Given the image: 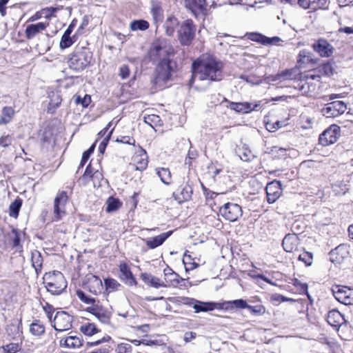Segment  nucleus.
Segmentation results:
<instances>
[{
	"mask_svg": "<svg viewBox=\"0 0 353 353\" xmlns=\"http://www.w3.org/2000/svg\"><path fill=\"white\" fill-rule=\"evenodd\" d=\"M103 179L102 173L99 171L96 170L92 175V180L94 183V185H96L97 182H98L99 185H100V181Z\"/></svg>",
	"mask_w": 353,
	"mask_h": 353,
	"instance_id": "680f3d73",
	"label": "nucleus"
},
{
	"mask_svg": "<svg viewBox=\"0 0 353 353\" xmlns=\"http://www.w3.org/2000/svg\"><path fill=\"white\" fill-rule=\"evenodd\" d=\"M141 278L145 284L152 288L157 289L159 288H168V285H165L163 280L147 272L142 273L141 274Z\"/></svg>",
	"mask_w": 353,
	"mask_h": 353,
	"instance_id": "412c9836",
	"label": "nucleus"
},
{
	"mask_svg": "<svg viewBox=\"0 0 353 353\" xmlns=\"http://www.w3.org/2000/svg\"><path fill=\"white\" fill-rule=\"evenodd\" d=\"M296 237L294 234L286 235L283 240V249L287 252H292L296 248Z\"/></svg>",
	"mask_w": 353,
	"mask_h": 353,
	"instance_id": "c756f323",
	"label": "nucleus"
},
{
	"mask_svg": "<svg viewBox=\"0 0 353 353\" xmlns=\"http://www.w3.org/2000/svg\"><path fill=\"white\" fill-rule=\"evenodd\" d=\"M14 114V110L12 107L5 106L1 110V117L0 123L6 124L8 123Z\"/></svg>",
	"mask_w": 353,
	"mask_h": 353,
	"instance_id": "72a5a7b5",
	"label": "nucleus"
},
{
	"mask_svg": "<svg viewBox=\"0 0 353 353\" xmlns=\"http://www.w3.org/2000/svg\"><path fill=\"white\" fill-rule=\"evenodd\" d=\"M81 331L85 335L92 336L98 332L94 323H86L81 326Z\"/></svg>",
	"mask_w": 353,
	"mask_h": 353,
	"instance_id": "37998d69",
	"label": "nucleus"
},
{
	"mask_svg": "<svg viewBox=\"0 0 353 353\" xmlns=\"http://www.w3.org/2000/svg\"><path fill=\"white\" fill-rule=\"evenodd\" d=\"M179 22L176 18L174 17H169L164 24L166 34L168 36L173 35L175 28L178 26Z\"/></svg>",
	"mask_w": 353,
	"mask_h": 353,
	"instance_id": "473e14b6",
	"label": "nucleus"
},
{
	"mask_svg": "<svg viewBox=\"0 0 353 353\" xmlns=\"http://www.w3.org/2000/svg\"><path fill=\"white\" fill-rule=\"evenodd\" d=\"M91 60L92 53L88 48L76 47L68 60V65L72 70L79 72L89 65Z\"/></svg>",
	"mask_w": 353,
	"mask_h": 353,
	"instance_id": "7ed1b4c3",
	"label": "nucleus"
},
{
	"mask_svg": "<svg viewBox=\"0 0 353 353\" xmlns=\"http://www.w3.org/2000/svg\"><path fill=\"white\" fill-rule=\"evenodd\" d=\"M185 304L192 305L196 313L212 311L216 305L214 302H202L194 299H186Z\"/></svg>",
	"mask_w": 353,
	"mask_h": 353,
	"instance_id": "dca6fc26",
	"label": "nucleus"
},
{
	"mask_svg": "<svg viewBox=\"0 0 353 353\" xmlns=\"http://www.w3.org/2000/svg\"><path fill=\"white\" fill-rule=\"evenodd\" d=\"M332 292L339 302L345 305H353L352 289L346 286L336 285L332 288Z\"/></svg>",
	"mask_w": 353,
	"mask_h": 353,
	"instance_id": "9b49d317",
	"label": "nucleus"
},
{
	"mask_svg": "<svg viewBox=\"0 0 353 353\" xmlns=\"http://www.w3.org/2000/svg\"><path fill=\"white\" fill-rule=\"evenodd\" d=\"M328 0H310V12L327 8Z\"/></svg>",
	"mask_w": 353,
	"mask_h": 353,
	"instance_id": "a19ab883",
	"label": "nucleus"
},
{
	"mask_svg": "<svg viewBox=\"0 0 353 353\" xmlns=\"http://www.w3.org/2000/svg\"><path fill=\"white\" fill-rule=\"evenodd\" d=\"M60 343L62 345V340ZM63 345L68 348H77L82 345V341L79 336H70L64 340Z\"/></svg>",
	"mask_w": 353,
	"mask_h": 353,
	"instance_id": "2f4dec72",
	"label": "nucleus"
},
{
	"mask_svg": "<svg viewBox=\"0 0 353 353\" xmlns=\"http://www.w3.org/2000/svg\"><path fill=\"white\" fill-rule=\"evenodd\" d=\"M31 261L32 267L34 268L37 274L41 271L43 264V259L41 254L38 250H32L31 252Z\"/></svg>",
	"mask_w": 353,
	"mask_h": 353,
	"instance_id": "c85d7f7f",
	"label": "nucleus"
},
{
	"mask_svg": "<svg viewBox=\"0 0 353 353\" xmlns=\"http://www.w3.org/2000/svg\"><path fill=\"white\" fill-rule=\"evenodd\" d=\"M132 347L129 344L121 343L117 346V353H131Z\"/></svg>",
	"mask_w": 353,
	"mask_h": 353,
	"instance_id": "4d7b16f0",
	"label": "nucleus"
},
{
	"mask_svg": "<svg viewBox=\"0 0 353 353\" xmlns=\"http://www.w3.org/2000/svg\"><path fill=\"white\" fill-rule=\"evenodd\" d=\"M20 235V232L16 229H12L8 233V241L13 247H17L19 245Z\"/></svg>",
	"mask_w": 353,
	"mask_h": 353,
	"instance_id": "79ce46f5",
	"label": "nucleus"
},
{
	"mask_svg": "<svg viewBox=\"0 0 353 353\" xmlns=\"http://www.w3.org/2000/svg\"><path fill=\"white\" fill-rule=\"evenodd\" d=\"M347 109L344 102L335 101L328 103L325 108L322 109L323 116L327 118L336 117L345 112Z\"/></svg>",
	"mask_w": 353,
	"mask_h": 353,
	"instance_id": "f8f14e48",
	"label": "nucleus"
},
{
	"mask_svg": "<svg viewBox=\"0 0 353 353\" xmlns=\"http://www.w3.org/2000/svg\"><path fill=\"white\" fill-rule=\"evenodd\" d=\"M173 48L165 39H157L152 43L150 50V57L152 61L171 60L170 57L173 54Z\"/></svg>",
	"mask_w": 353,
	"mask_h": 353,
	"instance_id": "20e7f679",
	"label": "nucleus"
},
{
	"mask_svg": "<svg viewBox=\"0 0 353 353\" xmlns=\"http://www.w3.org/2000/svg\"><path fill=\"white\" fill-rule=\"evenodd\" d=\"M119 270L121 272L120 277L121 279L125 281L132 280V281H134L132 274L126 263H121L119 265Z\"/></svg>",
	"mask_w": 353,
	"mask_h": 353,
	"instance_id": "58836bf2",
	"label": "nucleus"
},
{
	"mask_svg": "<svg viewBox=\"0 0 353 353\" xmlns=\"http://www.w3.org/2000/svg\"><path fill=\"white\" fill-rule=\"evenodd\" d=\"M30 332L34 336H41L45 332V327L41 322L35 320L30 325Z\"/></svg>",
	"mask_w": 353,
	"mask_h": 353,
	"instance_id": "f704fd0d",
	"label": "nucleus"
},
{
	"mask_svg": "<svg viewBox=\"0 0 353 353\" xmlns=\"http://www.w3.org/2000/svg\"><path fill=\"white\" fill-rule=\"evenodd\" d=\"M72 316L65 312H57L51 321L53 327L59 332H63L72 327Z\"/></svg>",
	"mask_w": 353,
	"mask_h": 353,
	"instance_id": "9d476101",
	"label": "nucleus"
},
{
	"mask_svg": "<svg viewBox=\"0 0 353 353\" xmlns=\"http://www.w3.org/2000/svg\"><path fill=\"white\" fill-rule=\"evenodd\" d=\"M172 234V231H168L165 233H162L153 238L148 239L146 240L145 243L148 248L150 249H154L161 245Z\"/></svg>",
	"mask_w": 353,
	"mask_h": 353,
	"instance_id": "5701e85b",
	"label": "nucleus"
},
{
	"mask_svg": "<svg viewBox=\"0 0 353 353\" xmlns=\"http://www.w3.org/2000/svg\"><path fill=\"white\" fill-rule=\"evenodd\" d=\"M192 187L190 185L186 184L181 188L179 194H174V197H175V199L179 203H182L183 201H188L189 199H190L191 196H192Z\"/></svg>",
	"mask_w": 353,
	"mask_h": 353,
	"instance_id": "cd10ccee",
	"label": "nucleus"
},
{
	"mask_svg": "<svg viewBox=\"0 0 353 353\" xmlns=\"http://www.w3.org/2000/svg\"><path fill=\"white\" fill-rule=\"evenodd\" d=\"M112 132V130H110L108 134L105 136V139L103 140V141L100 143L99 146V151L100 153H103L105 149V147L107 145L108 139H110L111 134Z\"/></svg>",
	"mask_w": 353,
	"mask_h": 353,
	"instance_id": "052dcab7",
	"label": "nucleus"
},
{
	"mask_svg": "<svg viewBox=\"0 0 353 353\" xmlns=\"http://www.w3.org/2000/svg\"><path fill=\"white\" fill-rule=\"evenodd\" d=\"M130 28L132 31H143L148 29L149 23L145 20H134L130 23Z\"/></svg>",
	"mask_w": 353,
	"mask_h": 353,
	"instance_id": "ea45409f",
	"label": "nucleus"
},
{
	"mask_svg": "<svg viewBox=\"0 0 353 353\" xmlns=\"http://www.w3.org/2000/svg\"><path fill=\"white\" fill-rule=\"evenodd\" d=\"M299 74L297 69H290L283 71L277 74L272 76L271 80L273 81L283 79V80H291L294 79Z\"/></svg>",
	"mask_w": 353,
	"mask_h": 353,
	"instance_id": "a878e982",
	"label": "nucleus"
},
{
	"mask_svg": "<svg viewBox=\"0 0 353 353\" xmlns=\"http://www.w3.org/2000/svg\"><path fill=\"white\" fill-rule=\"evenodd\" d=\"M58 10V8L49 7L43 9L41 12L43 14H46L45 17L46 19H50L51 17H54V13Z\"/></svg>",
	"mask_w": 353,
	"mask_h": 353,
	"instance_id": "13d9d810",
	"label": "nucleus"
},
{
	"mask_svg": "<svg viewBox=\"0 0 353 353\" xmlns=\"http://www.w3.org/2000/svg\"><path fill=\"white\" fill-rule=\"evenodd\" d=\"M341 136V128L333 124L325 130L319 137V143L323 146L335 143Z\"/></svg>",
	"mask_w": 353,
	"mask_h": 353,
	"instance_id": "0eeeda50",
	"label": "nucleus"
},
{
	"mask_svg": "<svg viewBox=\"0 0 353 353\" xmlns=\"http://www.w3.org/2000/svg\"><path fill=\"white\" fill-rule=\"evenodd\" d=\"M43 283L47 290L53 295L61 294L67 288V281L63 274L59 271L46 273Z\"/></svg>",
	"mask_w": 353,
	"mask_h": 353,
	"instance_id": "f03ea898",
	"label": "nucleus"
},
{
	"mask_svg": "<svg viewBox=\"0 0 353 353\" xmlns=\"http://www.w3.org/2000/svg\"><path fill=\"white\" fill-rule=\"evenodd\" d=\"M12 143V138L10 136L7 135L0 138V145L3 147H8Z\"/></svg>",
	"mask_w": 353,
	"mask_h": 353,
	"instance_id": "338daca9",
	"label": "nucleus"
},
{
	"mask_svg": "<svg viewBox=\"0 0 353 353\" xmlns=\"http://www.w3.org/2000/svg\"><path fill=\"white\" fill-rule=\"evenodd\" d=\"M52 97H54V99H50L49 105L52 106L54 108H57L60 105V103L61 102V99H60V97L58 94H53Z\"/></svg>",
	"mask_w": 353,
	"mask_h": 353,
	"instance_id": "0e129e2a",
	"label": "nucleus"
},
{
	"mask_svg": "<svg viewBox=\"0 0 353 353\" xmlns=\"http://www.w3.org/2000/svg\"><path fill=\"white\" fill-rule=\"evenodd\" d=\"M184 4L196 17L201 14H205L203 10L200 8L199 0H184Z\"/></svg>",
	"mask_w": 353,
	"mask_h": 353,
	"instance_id": "bb28decb",
	"label": "nucleus"
},
{
	"mask_svg": "<svg viewBox=\"0 0 353 353\" xmlns=\"http://www.w3.org/2000/svg\"><path fill=\"white\" fill-rule=\"evenodd\" d=\"M283 123L281 122V121H276L275 122L274 124L271 125V124H267L266 125V128L268 130L270 131V132H274L276 130L281 128L283 126Z\"/></svg>",
	"mask_w": 353,
	"mask_h": 353,
	"instance_id": "774afa93",
	"label": "nucleus"
},
{
	"mask_svg": "<svg viewBox=\"0 0 353 353\" xmlns=\"http://www.w3.org/2000/svg\"><path fill=\"white\" fill-rule=\"evenodd\" d=\"M129 74H130V70H129L128 66L126 65H123L120 68V70H119V76L122 79H126L127 77H128Z\"/></svg>",
	"mask_w": 353,
	"mask_h": 353,
	"instance_id": "e2e57ef3",
	"label": "nucleus"
},
{
	"mask_svg": "<svg viewBox=\"0 0 353 353\" xmlns=\"http://www.w3.org/2000/svg\"><path fill=\"white\" fill-rule=\"evenodd\" d=\"M68 200L67 192L61 191L57 193L54 201V220L59 221L65 216V205Z\"/></svg>",
	"mask_w": 353,
	"mask_h": 353,
	"instance_id": "1a4fd4ad",
	"label": "nucleus"
},
{
	"mask_svg": "<svg viewBox=\"0 0 353 353\" xmlns=\"http://www.w3.org/2000/svg\"><path fill=\"white\" fill-rule=\"evenodd\" d=\"M252 313L255 314H263L265 312V309L262 305H257L254 306H252L248 305V308Z\"/></svg>",
	"mask_w": 353,
	"mask_h": 353,
	"instance_id": "5fc2aeb1",
	"label": "nucleus"
},
{
	"mask_svg": "<svg viewBox=\"0 0 353 353\" xmlns=\"http://www.w3.org/2000/svg\"><path fill=\"white\" fill-rule=\"evenodd\" d=\"M48 23L39 22L37 23L29 24L26 26L25 35L28 39H32L37 34L45 30L48 27Z\"/></svg>",
	"mask_w": 353,
	"mask_h": 353,
	"instance_id": "a211bd4d",
	"label": "nucleus"
},
{
	"mask_svg": "<svg viewBox=\"0 0 353 353\" xmlns=\"http://www.w3.org/2000/svg\"><path fill=\"white\" fill-rule=\"evenodd\" d=\"M327 322L338 330L345 322L343 316L336 310L330 311L327 316Z\"/></svg>",
	"mask_w": 353,
	"mask_h": 353,
	"instance_id": "4be33fe9",
	"label": "nucleus"
},
{
	"mask_svg": "<svg viewBox=\"0 0 353 353\" xmlns=\"http://www.w3.org/2000/svg\"><path fill=\"white\" fill-rule=\"evenodd\" d=\"M157 174L161 181L165 185H169L171 182V173L168 168H157Z\"/></svg>",
	"mask_w": 353,
	"mask_h": 353,
	"instance_id": "c9c22d12",
	"label": "nucleus"
},
{
	"mask_svg": "<svg viewBox=\"0 0 353 353\" xmlns=\"http://www.w3.org/2000/svg\"><path fill=\"white\" fill-rule=\"evenodd\" d=\"M76 103H81L83 107L86 108L91 102L90 96L85 94L83 98H81L80 96H78L75 99Z\"/></svg>",
	"mask_w": 353,
	"mask_h": 353,
	"instance_id": "6e6d98bb",
	"label": "nucleus"
},
{
	"mask_svg": "<svg viewBox=\"0 0 353 353\" xmlns=\"http://www.w3.org/2000/svg\"><path fill=\"white\" fill-rule=\"evenodd\" d=\"M240 159L243 161H249L253 157L250 150L243 148L238 151Z\"/></svg>",
	"mask_w": 353,
	"mask_h": 353,
	"instance_id": "09e8293b",
	"label": "nucleus"
},
{
	"mask_svg": "<svg viewBox=\"0 0 353 353\" xmlns=\"http://www.w3.org/2000/svg\"><path fill=\"white\" fill-rule=\"evenodd\" d=\"M196 27L192 20L185 21L179 30V39L182 45L188 46L193 40Z\"/></svg>",
	"mask_w": 353,
	"mask_h": 353,
	"instance_id": "6e6552de",
	"label": "nucleus"
},
{
	"mask_svg": "<svg viewBox=\"0 0 353 353\" xmlns=\"http://www.w3.org/2000/svg\"><path fill=\"white\" fill-rule=\"evenodd\" d=\"M151 13L152 14L153 19L156 23L162 21L163 11L158 1H152Z\"/></svg>",
	"mask_w": 353,
	"mask_h": 353,
	"instance_id": "7c9ffc66",
	"label": "nucleus"
},
{
	"mask_svg": "<svg viewBox=\"0 0 353 353\" xmlns=\"http://www.w3.org/2000/svg\"><path fill=\"white\" fill-rule=\"evenodd\" d=\"M133 161L137 170H144L147 168L148 163L146 152L141 149L140 150V154L134 157Z\"/></svg>",
	"mask_w": 353,
	"mask_h": 353,
	"instance_id": "393cba45",
	"label": "nucleus"
},
{
	"mask_svg": "<svg viewBox=\"0 0 353 353\" xmlns=\"http://www.w3.org/2000/svg\"><path fill=\"white\" fill-rule=\"evenodd\" d=\"M77 296L82 302L85 304L94 305L97 303V301L94 298L89 297L83 291L78 290L77 292Z\"/></svg>",
	"mask_w": 353,
	"mask_h": 353,
	"instance_id": "a18cd8bd",
	"label": "nucleus"
},
{
	"mask_svg": "<svg viewBox=\"0 0 353 353\" xmlns=\"http://www.w3.org/2000/svg\"><path fill=\"white\" fill-rule=\"evenodd\" d=\"M87 311L94 315L103 323L110 322L111 313L99 305V301L95 305L89 306Z\"/></svg>",
	"mask_w": 353,
	"mask_h": 353,
	"instance_id": "2eb2a0df",
	"label": "nucleus"
},
{
	"mask_svg": "<svg viewBox=\"0 0 353 353\" xmlns=\"http://www.w3.org/2000/svg\"><path fill=\"white\" fill-rule=\"evenodd\" d=\"M104 283L106 289L110 291L117 290L120 287V284L115 279L111 278L105 279Z\"/></svg>",
	"mask_w": 353,
	"mask_h": 353,
	"instance_id": "8fccbe9b",
	"label": "nucleus"
},
{
	"mask_svg": "<svg viewBox=\"0 0 353 353\" xmlns=\"http://www.w3.org/2000/svg\"><path fill=\"white\" fill-rule=\"evenodd\" d=\"M92 282L94 283L95 286L97 288V290H94L93 291L94 293L97 294V292H101V290L103 288L101 280L97 276H92Z\"/></svg>",
	"mask_w": 353,
	"mask_h": 353,
	"instance_id": "69168bd1",
	"label": "nucleus"
},
{
	"mask_svg": "<svg viewBox=\"0 0 353 353\" xmlns=\"http://www.w3.org/2000/svg\"><path fill=\"white\" fill-rule=\"evenodd\" d=\"M228 305H234L236 308L247 309L248 304L246 301L243 299H236L227 303Z\"/></svg>",
	"mask_w": 353,
	"mask_h": 353,
	"instance_id": "603ef678",
	"label": "nucleus"
},
{
	"mask_svg": "<svg viewBox=\"0 0 353 353\" xmlns=\"http://www.w3.org/2000/svg\"><path fill=\"white\" fill-rule=\"evenodd\" d=\"M106 205V212H112L120 208L121 206V202L119 199L110 196L107 199Z\"/></svg>",
	"mask_w": 353,
	"mask_h": 353,
	"instance_id": "e433bc0d",
	"label": "nucleus"
},
{
	"mask_svg": "<svg viewBox=\"0 0 353 353\" xmlns=\"http://www.w3.org/2000/svg\"><path fill=\"white\" fill-rule=\"evenodd\" d=\"M294 285L297 288L298 290L300 293L305 294L309 298V294L307 291V284L305 283H302L301 281L296 279L294 281Z\"/></svg>",
	"mask_w": 353,
	"mask_h": 353,
	"instance_id": "864d4df0",
	"label": "nucleus"
},
{
	"mask_svg": "<svg viewBox=\"0 0 353 353\" xmlns=\"http://www.w3.org/2000/svg\"><path fill=\"white\" fill-rule=\"evenodd\" d=\"M94 144L92 145L87 151L84 152L82 156L81 165H83L89 159L90 155L93 152L94 150Z\"/></svg>",
	"mask_w": 353,
	"mask_h": 353,
	"instance_id": "bf43d9fd",
	"label": "nucleus"
},
{
	"mask_svg": "<svg viewBox=\"0 0 353 353\" xmlns=\"http://www.w3.org/2000/svg\"><path fill=\"white\" fill-rule=\"evenodd\" d=\"M219 213L225 220L234 222L242 216L243 211L237 203L228 202L220 208Z\"/></svg>",
	"mask_w": 353,
	"mask_h": 353,
	"instance_id": "423d86ee",
	"label": "nucleus"
},
{
	"mask_svg": "<svg viewBox=\"0 0 353 353\" xmlns=\"http://www.w3.org/2000/svg\"><path fill=\"white\" fill-rule=\"evenodd\" d=\"M312 47L314 51L323 57H330L334 50L332 46L330 44L327 40L323 39H319L316 43L312 45Z\"/></svg>",
	"mask_w": 353,
	"mask_h": 353,
	"instance_id": "f3484780",
	"label": "nucleus"
},
{
	"mask_svg": "<svg viewBox=\"0 0 353 353\" xmlns=\"http://www.w3.org/2000/svg\"><path fill=\"white\" fill-rule=\"evenodd\" d=\"M223 63L216 57L203 54L192 63L193 74L190 84L196 89H203L200 83L205 81L206 87L211 81H218L223 77Z\"/></svg>",
	"mask_w": 353,
	"mask_h": 353,
	"instance_id": "f257e3e1",
	"label": "nucleus"
},
{
	"mask_svg": "<svg viewBox=\"0 0 353 353\" xmlns=\"http://www.w3.org/2000/svg\"><path fill=\"white\" fill-rule=\"evenodd\" d=\"M1 348L4 353H17L21 349L18 343H9Z\"/></svg>",
	"mask_w": 353,
	"mask_h": 353,
	"instance_id": "3c124183",
	"label": "nucleus"
},
{
	"mask_svg": "<svg viewBox=\"0 0 353 353\" xmlns=\"http://www.w3.org/2000/svg\"><path fill=\"white\" fill-rule=\"evenodd\" d=\"M267 201L269 203H274L281 195V183L279 181H273L268 183L266 188Z\"/></svg>",
	"mask_w": 353,
	"mask_h": 353,
	"instance_id": "4468645a",
	"label": "nucleus"
},
{
	"mask_svg": "<svg viewBox=\"0 0 353 353\" xmlns=\"http://www.w3.org/2000/svg\"><path fill=\"white\" fill-rule=\"evenodd\" d=\"M74 41L70 35L63 33L59 43L60 48L62 50L68 48L70 47L74 43Z\"/></svg>",
	"mask_w": 353,
	"mask_h": 353,
	"instance_id": "49530a36",
	"label": "nucleus"
},
{
	"mask_svg": "<svg viewBox=\"0 0 353 353\" xmlns=\"http://www.w3.org/2000/svg\"><path fill=\"white\" fill-rule=\"evenodd\" d=\"M21 200L16 199L10 205V215L11 216L17 217L18 216L20 208L21 206Z\"/></svg>",
	"mask_w": 353,
	"mask_h": 353,
	"instance_id": "c03bdc74",
	"label": "nucleus"
},
{
	"mask_svg": "<svg viewBox=\"0 0 353 353\" xmlns=\"http://www.w3.org/2000/svg\"><path fill=\"white\" fill-rule=\"evenodd\" d=\"M248 38L253 41H256L263 45H275L281 41L279 37L270 38L256 32L248 34Z\"/></svg>",
	"mask_w": 353,
	"mask_h": 353,
	"instance_id": "6ab92c4d",
	"label": "nucleus"
},
{
	"mask_svg": "<svg viewBox=\"0 0 353 353\" xmlns=\"http://www.w3.org/2000/svg\"><path fill=\"white\" fill-rule=\"evenodd\" d=\"M299 59L298 60L299 68L303 69L305 64L309 63L308 52L306 50H302L299 52Z\"/></svg>",
	"mask_w": 353,
	"mask_h": 353,
	"instance_id": "de8ad7c7",
	"label": "nucleus"
},
{
	"mask_svg": "<svg viewBox=\"0 0 353 353\" xmlns=\"http://www.w3.org/2000/svg\"><path fill=\"white\" fill-rule=\"evenodd\" d=\"M258 106H259V104H255L254 106H252V104L249 102H244V103L231 102L229 105V107L231 110H234L237 112H242V113H248L252 110H255Z\"/></svg>",
	"mask_w": 353,
	"mask_h": 353,
	"instance_id": "b1692460",
	"label": "nucleus"
},
{
	"mask_svg": "<svg viewBox=\"0 0 353 353\" xmlns=\"http://www.w3.org/2000/svg\"><path fill=\"white\" fill-rule=\"evenodd\" d=\"M174 68L175 64L172 60L161 61L156 68L154 79V84L161 87L167 81L171 80L174 72Z\"/></svg>",
	"mask_w": 353,
	"mask_h": 353,
	"instance_id": "39448f33",
	"label": "nucleus"
},
{
	"mask_svg": "<svg viewBox=\"0 0 353 353\" xmlns=\"http://www.w3.org/2000/svg\"><path fill=\"white\" fill-rule=\"evenodd\" d=\"M164 283L168 285V287H176L180 281H183V279H179V275L174 272L170 268L167 267L163 270Z\"/></svg>",
	"mask_w": 353,
	"mask_h": 353,
	"instance_id": "aec40b11",
	"label": "nucleus"
},
{
	"mask_svg": "<svg viewBox=\"0 0 353 353\" xmlns=\"http://www.w3.org/2000/svg\"><path fill=\"white\" fill-rule=\"evenodd\" d=\"M201 1L200 8H202L205 14L207 10L216 6H221L225 2L223 0H199Z\"/></svg>",
	"mask_w": 353,
	"mask_h": 353,
	"instance_id": "4c0bfd02",
	"label": "nucleus"
},
{
	"mask_svg": "<svg viewBox=\"0 0 353 353\" xmlns=\"http://www.w3.org/2000/svg\"><path fill=\"white\" fill-rule=\"evenodd\" d=\"M349 246L342 243L329 252L330 260L335 264L342 263L349 255Z\"/></svg>",
	"mask_w": 353,
	"mask_h": 353,
	"instance_id": "ddd939ff",
	"label": "nucleus"
}]
</instances>
